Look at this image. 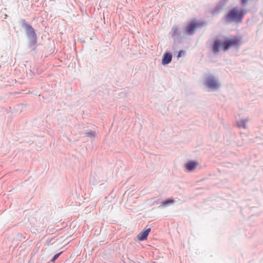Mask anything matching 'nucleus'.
<instances>
[{"mask_svg":"<svg viewBox=\"0 0 263 263\" xmlns=\"http://www.w3.org/2000/svg\"><path fill=\"white\" fill-rule=\"evenodd\" d=\"M240 44V39L237 36H232L225 40L222 42L216 40L213 45V51L214 53H218L220 48H221L224 51H227L233 47L239 46Z\"/></svg>","mask_w":263,"mask_h":263,"instance_id":"obj_1","label":"nucleus"},{"mask_svg":"<svg viewBox=\"0 0 263 263\" xmlns=\"http://www.w3.org/2000/svg\"><path fill=\"white\" fill-rule=\"evenodd\" d=\"M247 10L245 9H239L238 7H234L231 9L226 17L228 22H241Z\"/></svg>","mask_w":263,"mask_h":263,"instance_id":"obj_2","label":"nucleus"},{"mask_svg":"<svg viewBox=\"0 0 263 263\" xmlns=\"http://www.w3.org/2000/svg\"><path fill=\"white\" fill-rule=\"evenodd\" d=\"M203 25L204 23L202 22L193 20L189 23L186 28V31L189 34L192 35L198 28Z\"/></svg>","mask_w":263,"mask_h":263,"instance_id":"obj_3","label":"nucleus"},{"mask_svg":"<svg viewBox=\"0 0 263 263\" xmlns=\"http://www.w3.org/2000/svg\"><path fill=\"white\" fill-rule=\"evenodd\" d=\"M206 85L211 89H216L219 86L218 83L213 78L209 77L206 81Z\"/></svg>","mask_w":263,"mask_h":263,"instance_id":"obj_4","label":"nucleus"},{"mask_svg":"<svg viewBox=\"0 0 263 263\" xmlns=\"http://www.w3.org/2000/svg\"><path fill=\"white\" fill-rule=\"evenodd\" d=\"M147 228V227H146ZM151 229L150 228H146L145 230L141 231L138 235L137 238L140 241H143L147 239L149 233L151 232Z\"/></svg>","mask_w":263,"mask_h":263,"instance_id":"obj_5","label":"nucleus"},{"mask_svg":"<svg viewBox=\"0 0 263 263\" xmlns=\"http://www.w3.org/2000/svg\"><path fill=\"white\" fill-rule=\"evenodd\" d=\"M249 119L247 118L245 119H240L236 121V125L240 129H246L247 128V123Z\"/></svg>","mask_w":263,"mask_h":263,"instance_id":"obj_6","label":"nucleus"},{"mask_svg":"<svg viewBox=\"0 0 263 263\" xmlns=\"http://www.w3.org/2000/svg\"><path fill=\"white\" fill-rule=\"evenodd\" d=\"M198 165V163L196 161L190 160L185 165L186 170L189 172L193 171Z\"/></svg>","mask_w":263,"mask_h":263,"instance_id":"obj_7","label":"nucleus"},{"mask_svg":"<svg viewBox=\"0 0 263 263\" xmlns=\"http://www.w3.org/2000/svg\"><path fill=\"white\" fill-rule=\"evenodd\" d=\"M172 56L171 53L165 52L163 55L162 60V64L166 65L170 63L172 61Z\"/></svg>","mask_w":263,"mask_h":263,"instance_id":"obj_8","label":"nucleus"},{"mask_svg":"<svg viewBox=\"0 0 263 263\" xmlns=\"http://www.w3.org/2000/svg\"><path fill=\"white\" fill-rule=\"evenodd\" d=\"M174 202V200L173 198H168L162 202H161V205L163 206H166L170 204H173Z\"/></svg>","mask_w":263,"mask_h":263,"instance_id":"obj_9","label":"nucleus"},{"mask_svg":"<svg viewBox=\"0 0 263 263\" xmlns=\"http://www.w3.org/2000/svg\"><path fill=\"white\" fill-rule=\"evenodd\" d=\"M84 134L91 138H94L96 137V133L95 131L89 130L84 131Z\"/></svg>","mask_w":263,"mask_h":263,"instance_id":"obj_10","label":"nucleus"},{"mask_svg":"<svg viewBox=\"0 0 263 263\" xmlns=\"http://www.w3.org/2000/svg\"><path fill=\"white\" fill-rule=\"evenodd\" d=\"M25 26L26 27V29L28 31V32H29L31 34L32 36H35V31L33 28L30 25L25 24Z\"/></svg>","mask_w":263,"mask_h":263,"instance_id":"obj_11","label":"nucleus"},{"mask_svg":"<svg viewBox=\"0 0 263 263\" xmlns=\"http://www.w3.org/2000/svg\"><path fill=\"white\" fill-rule=\"evenodd\" d=\"M63 252H61L59 253L55 254L51 259V262H54L59 257V256Z\"/></svg>","mask_w":263,"mask_h":263,"instance_id":"obj_12","label":"nucleus"},{"mask_svg":"<svg viewBox=\"0 0 263 263\" xmlns=\"http://www.w3.org/2000/svg\"><path fill=\"white\" fill-rule=\"evenodd\" d=\"M150 201H152L151 205H154L155 204L159 203V199H157L156 198H152L150 199Z\"/></svg>","mask_w":263,"mask_h":263,"instance_id":"obj_13","label":"nucleus"},{"mask_svg":"<svg viewBox=\"0 0 263 263\" xmlns=\"http://www.w3.org/2000/svg\"><path fill=\"white\" fill-rule=\"evenodd\" d=\"M172 32L173 36H176L179 34V30L176 27H174L172 29Z\"/></svg>","mask_w":263,"mask_h":263,"instance_id":"obj_14","label":"nucleus"},{"mask_svg":"<svg viewBox=\"0 0 263 263\" xmlns=\"http://www.w3.org/2000/svg\"><path fill=\"white\" fill-rule=\"evenodd\" d=\"M185 54V51H183V50H181L179 52H178V54L177 55V57L178 58H179L181 56H182V55H184Z\"/></svg>","mask_w":263,"mask_h":263,"instance_id":"obj_15","label":"nucleus"},{"mask_svg":"<svg viewBox=\"0 0 263 263\" xmlns=\"http://www.w3.org/2000/svg\"><path fill=\"white\" fill-rule=\"evenodd\" d=\"M51 240H52V239H48L46 240V242H45V245L46 246L50 245Z\"/></svg>","mask_w":263,"mask_h":263,"instance_id":"obj_16","label":"nucleus"}]
</instances>
